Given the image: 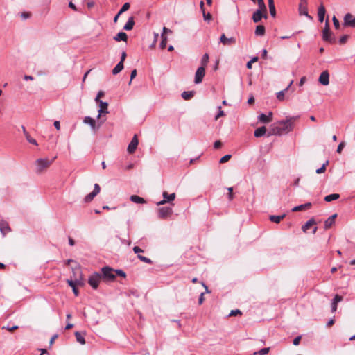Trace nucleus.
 I'll list each match as a JSON object with an SVG mask.
<instances>
[{"label":"nucleus","mask_w":355,"mask_h":355,"mask_svg":"<svg viewBox=\"0 0 355 355\" xmlns=\"http://www.w3.org/2000/svg\"><path fill=\"white\" fill-rule=\"evenodd\" d=\"M297 119L298 116H293L286 119V120L278 121L276 123V128L278 130V132H292L293 130L295 122Z\"/></svg>","instance_id":"nucleus-1"},{"label":"nucleus","mask_w":355,"mask_h":355,"mask_svg":"<svg viewBox=\"0 0 355 355\" xmlns=\"http://www.w3.org/2000/svg\"><path fill=\"white\" fill-rule=\"evenodd\" d=\"M55 159V157L51 160L49 159L48 158L37 159L35 161L36 172L37 173H42L44 170H45L51 165Z\"/></svg>","instance_id":"nucleus-2"},{"label":"nucleus","mask_w":355,"mask_h":355,"mask_svg":"<svg viewBox=\"0 0 355 355\" xmlns=\"http://www.w3.org/2000/svg\"><path fill=\"white\" fill-rule=\"evenodd\" d=\"M101 278L109 282H112L116 278L114 270L109 266H105L101 268Z\"/></svg>","instance_id":"nucleus-3"},{"label":"nucleus","mask_w":355,"mask_h":355,"mask_svg":"<svg viewBox=\"0 0 355 355\" xmlns=\"http://www.w3.org/2000/svg\"><path fill=\"white\" fill-rule=\"evenodd\" d=\"M322 39L326 41L329 42L330 43H335L336 40L332 36V33L329 28V20L327 19L325 22L324 28L322 30Z\"/></svg>","instance_id":"nucleus-4"},{"label":"nucleus","mask_w":355,"mask_h":355,"mask_svg":"<svg viewBox=\"0 0 355 355\" xmlns=\"http://www.w3.org/2000/svg\"><path fill=\"white\" fill-rule=\"evenodd\" d=\"M157 217L159 219H166L170 217L173 213V209L170 207H159L157 210Z\"/></svg>","instance_id":"nucleus-5"},{"label":"nucleus","mask_w":355,"mask_h":355,"mask_svg":"<svg viewBox=\"0 0 355 355\" xmlns=\"http://www.w3.org/2000/svg\"><path fill=\"white\" fill-rule=\"evenodd\" d=\"M101 275L99 272H94L89 276L88 283L93 289H97L101 279Z\"/></svg>","instance_id":"nucleus-6"},{"label":"nucleus","mask_w":355,"mask_h":355,"mask_svg":"<svg viewBox=\"0 0 355 355\" xmlns=\"http://www.w3.org/2000/svg\"><path fill=\"white\" fill-rule=\"evenodd\" d=\"M162 196H163V200L158 202L157 203V205L160 206V205H163L166 203H171L175 199L176 195L175 193H172L169 194V193H168V192L164 191L162 193Z\"/></svg>","instance_id":"nucleus-7"},{"label":"nucleus","mask_w":355,"mask_h":355,"mask_svg":"<svg viewBox=\"0 0 355 355\" xmlns=\"http://www.w3.org/2000/svg\"><path fill=\"white\" fill-rule=\"evenodd\" d=\"M99 104V110H98V120H101V122H103L105 121V119H102L103 117V115L108 113V103L103 101H98L96 102Z\"/></svg>","instance_id":"nucleus-8"},{"label":"nucleus","mask_w":355,"mask_h":355,"mask_svg":"<svg viewBox=\"0 0 355 355\" xmlns=\"http://www.w3.org/2000/svg\"><path fill=\"white\" fill-rule=\"evenodd\" d=\"M307 1L306 0H300L299 4V12L300 15H305L309 19H312V17L308 14V8H307Z\"/></svg>","instance_id":"nucleus-9"},{"label":"nucleus","mask_w":355,"mask_h":355,"mask_svg":"<svg viewBox=\"0 0 355 355\" xmlns=\"http://www.w3.org/2000/svg\"><path fill=\"white\" fill-rule=\"evenodd\" d=\"M138 144L139 139L137 138V135H134L133 138L132 139L131 141L130 142L127 148V151L128 152V153L132 154L133 153H135L138 146Z\"/></svg>","instance_id":"nucleus-10"},{"label":"nucleus","mask_w":355,"mask_h":355,"mask_svg":"<svg viewBox=\"0 0 355 355\" xmlns=\"http://www.w3.org/2000/svg\"><path fill=\"white\" fill-rule=\"evenodd\" d=\"M344 26L355 27V17L351 13H347L344 17Z\"/></svg>","instance_id":"nucleus-11"},{"label":"nucleus","mask_w":355,"mask_h":355,"mask_svg":"<svg viewBox=\"0 0 355 355\" xmlns=\"http://www.w3.org/2000/svg\"><path fill=\"white\" fill-rule=\"evenodd\" d=\"M205 75V69L203 67H198L195 74V83H200L202 81Z\"/></svg>","instance_id":"nucleus-12"},{"label":"nucleus","mask_w":355,"mask_h":355,"mask_svg":"<svg viewBox=\"0 0 355 355\" xmlns=\"http://www.w3.org/2000/svg\"><path fill=\"white\" fill-rule=\"evenodd\" d=\"M329 75L327 71L322 72L319 77V82L323 85H327L329 83Z\"/></svg>","instance_id":"nucleus-13"},{"label":"nucleus","mask_w":355,"mask_h":355,"mask_svg":"<svg viewBox=\"0 0 355 355\" xmlns=\"http://www.w3.org/2000/svg\"><path fill=\"white\" fill-rule=\"evenodd\" d=\"M220 41L224 45H232L236 44V39L234 37L227 38L225 34H222Z\"/></svg>","instance_id":"nucleus-14"},{"label":"nucleus","mask_w":355,"mask_h":355,"mask_svg":"<svg viewBox=\"0 0 355 355\" xmlns=\"http://www.w3.org/2000/svg\"><path fill=\"white\" fill-rule=\"evenodd\" d=\"M0 231L3 236L6 233L11 231V229L10 228L9 225L6 221L0 220Z\"/></svg>","instance_id":"nucleus-15"},{"label":"nucleus","mask_w":355,"mask_h":355,"mask_svg":"<svg viewBox=\"0 0 355 355\" xmlns=\"http://www.w3.org/2000/svg\"><path fill=\"white\" fill-rule=\"evenodd\" d=\"M259 120L261 123H268L272 121V113L269 112L268 115H266L264 114H261L259 116Z\"/></svg>","instance_id":"nucleus-16"},{"label":"nucleus","mask_w":355,"mask_h":355,"mask_svg":"<svg viewBox=\"0 0 355 355\" xmlns=\"http://www.w3.org/2000/svg\"><path fill=\"white\" fill-rule=\"evenodd\" d=\"M78 279H76V280L68 279L67 280L68 285L71 287L73 292L76 296H78L79 294V291L76 287L78 285Z\"/></svg>","instance_id":"nucleus-17"},{"label":"nucleus","mask_w":355,"mask_h":355,"mask_svg":"<svg viewBox=\"0 0 355 355\" xmlns=\"http://www.w3.org/2000/svg\"><path fill=\"white\" fill-rule=\"evenodd\" d=\"M337 217V214H334L330 217H329L325 221H324V229L327 230L330 228L333 224L335 223V219Z\"/></svg>","instance_id":"nucleus-18"},{"label":"nucleus","mask_w":355,"mask_h":355,"mask_svg":"<svg viewBox=\"0 0 355 355\" xmlns=\"http://www.w3.org/2000/svg\"><path fill=\"white\" fill-rule=\"evenodd\" d=\"M312 204L311 202H306L298 206H295L292 209V211H300L311 207Z\"/></svg>","instance_id":"nucleus-19"},{"label":"nucleus","mask_w":355,"mask_h":355,"mask_svg":"<svg viewBox=\"0 0 355 355\" xmlns=\"http://www.w3.org/2000/svg\"><path fill=\"white\" fill-rule=\"evenodd\" d=\"M325 12L326 10L324 6L322 4L320 5L318 10V19L320 22H322L324 21Z\"/></svg>","instance_id":"nucleus-20"},{"label":"nucleus","mask_w":355,"mask_h":355,"mask_svg":"<svg viewBox=\"0 0 355 355\" xmlns=\"http://www.w3.org/2000/svg\"><path fill=\"white\" fill-rule=\"evenodd\" d=\"M130 200L132 202L137 203V204H144V203L146 202L144 198H143L139 196H137V195L131 196L130 197Z\"/></svg>","instance_id":"nucleus-21"},{"label":"nucleus","mask_w":355,"mask_h":355,"mask_svg":"<svg viewBox=\"0 0 355 355\" xmlns=\"http://www.w3.org/2000/svg\"><path fill=\"white\" fill-rule=\"evenodd\" d=\"M114 40L116 42L124 41L128 40L127 34L124 32H120L114 37Z\"/></svg>","instance_id":"nucleus-22"},{"label":"nucleus","mask_w":355,"mask_h":355,"mask_svg":"<svg viewBox=\"0 0 355 355\" xmlns=\"http://www.w3.org/2000/svg\"><path fill=\"white\" fill-rule=\"evenodd\" d=\"M262 12H263L261 10H257L254 12L252 15V19L254 22L258 23L261 20V18L263 17Z\"/></svg>","instance_id":"nucleus-23"},{"label":"nucleus","mask_w":355,"mask_h":355,"mask_svg":"<svg viewBox=\"0 0 355 355\" xmlns=\"http://www.w3.org/2000/svg\"><path fill=\"white\" fill-rule=\"evenodd\" d=\"M286 216V214H283L282 215H279V216H275V215H271L269 217V219L271 222L272 223H279L280 221L284 218Z\"/></svg>","instance_id":"nucleus-24"},{"label":"nucleus","mask_w":355,"mask_h":355,"mask_svg":"<svg viewBox=\"0 0 355 355\" xmlns=\"http://www.w3.org/2000/svg\"><path fill=\"white\" fill-rule=\"evenodd\" d=\"M316 223L315 219L313 218H311L309 219L304 225L302 227V230L303 232H306L308 229H309L311 226L315 225Z\"/></svg>","instance_id":"nucleus-25"},{"label":"nucleus","mask_w":355,"mask_h":355,"mask_svg":"<svg viewBox=\"0 0 355 355\" xmlns=\"http://www.w3.org/2000/svg\"><path fill=\"white\" fill-rule=\"evenodd\" d=\"M134 25H135V21H134V17H130L127 23L125 24V25L124 26L123 28L125 30V31H130L134 27Z\"/></svg>","instance_id":"nucleus-26"},{"label":"nucleus","mask_w":355,"mask_h":355,"mask_svg":"<svg viewBox=\"0 0 355 355\" xmlns=\"http://www.w3.org/2000/svg\"><path fill=\"white\" fill-rule=\"evenodd\" d=\"M84 123H87V124H89L94 131L97 130L96 128V121L92 118L89 117V116L85 117L84 119Z\"/></svg>","instance_id":"nucleus-27"},{"label":"nucleus","mask_w":355,"mask_h":355,"mask_svg":"<svg viewBox=\"0 0 355 355\" xmlns=\"http://www.w3.org/2000/svg\"><path fill=\"white\" fill-rule=\"evenodd\" d=\"M293 84V81H291L289 84V85L286 88L284 89V90H282L280 92H279L277 94V98L279 101H284V95H285V92L288 91V88L291 87V85Z\"/></svg>","instance_id":"nucleus-28"},{"label":"nucleus","mask_w":355,"mask_h":355,"mask_svg":"<svg viewBox=\"0 0 355 355\" xmlns=\"http://www.w3.org/2000/svg\"><path fill=\"white\" fill-rule=\"evenodd\" d=\"M340 198V195L338 193H332L327 195L324 197V200L326 202H331L333 200H338Z\"/></svg>","instance_id":"nucleus-29"},{"label":"nucleus","mask_w":355,"mask_h":355,"mask_svg":"<svg viewBox=\"0 0 355 355\" xmlns=\"http://www.w3.org/2000/svg\"><path fill=\"white\" fill-rule=\"evenodd\" d=\"M123 69V64L122 62H119L116 66L112 69V73L114 75H116L119 72H121Z\"/></svg>","instance_id":"nucleus-30"},{"label":"nucleus","mask_w":355,"mask_h":355,"mask_svg":"<svg viewBox=\"0 0 355 355\" xmlns=\"http://www.w3.org/2000/svg\"><path fill=\"white\" fill-rule=\"evenodd\" d=\"M75 336H76L77 342H78L81 345H84L85 343V338L81 334V333H80L79 331H76Z\"/></svg>","instance_id":"nucleus-31"},{"label":"nucleus","mask_w":355,"mask_h":355,"mask_svg":"<svg viewBox=\"0 0 355 355\" xmlns=\"http://www.w3.org/2000/svg\"><path fill=\"white\" fill-rule=\"evenodd\" d=\"M208 62H209V55L207 53H205V54H204V55L202 56V58L201 59V61H200L201 66L200 67H203L205 69V67L207 65Z\"/></svg>","instance_id":"nucleus-32"},{"label":"nucleus","mask_w":355,"mask_h":355,"mask_svg":"<svg viewBox=\"0 0 355 355\" xmlns=\"http://www.w3.org/2000/svg\"><path fill=\"white\" fill-rule=\"evenodd\" d=\"M255 34L260 36L263 35L265 34V27L263 25L257 26L255 30Z\"/></svg>","instance_id":"nucleus-33"},{"label":"nucleus","mask_w":355,"mask_h":355,"mask_svg":"<svg viewBox=\"0 0 355 355\" xmlns=\"http://www.w3.org/2000/svg\"><path fill=\"white\" fill-rule=\"evenodd\" d=\"M194 96V92L190 91V92H183L182 93V97L184 100H189L191 99Z\"/></svg>","instance_id":"nucleus-34"},{"label":"nucleus","mask_w":355,"mask_h":355,"mask_svg":"<svg viewBox=\"0 0 355 355\" xmlns=\"http://www.w3.org/2000/svg\"><path fill=\"white\" fill-rule=\"evenodd\" d=\"M161 37H162V41L159 44V47L162 49H164L166 48V44H167V37L166 35H164V34H162Z\"/></svg>","instance_id":"nucleus-35"},{"label":"nucleus","mask_w":355,"mask_h":355,"mask_svg":"<svg viewBox=\"0 0 355 355\" xmlns=\"http://www.w3.org/2000/svg\"><path fill=\"white\" fill-rule=\"evenodd\" d=\"M257 4L259 6L258 10H263V12L264 13H266L267 9H266V6L264 3V0H257Z\"/></svg>","instance_id":"nucleus-36"},{"label":"nucleus","mask_w":355,"mask_h":355,"mask_svg":"<svg viewBox=\"0 0 355 355\" xmlns=\"http://www.w3.org/2000/svg\"><path fill=\"white\" fill-rule=\"evenodd\" d=\"M137 258L143 261V262H145L146 263H149V264H152L153 263V261L151 259H150L149 258L146 257H144L143 255H141V254H137Z\"/></svg>","instance_id":"nucleus-37"},{"label":"nucleus","mask_w":355,"mask_h":355,"mask_svg":"<svg viewBox=\"0 0 355 355\" xmlns=\"http://www.w3.org/2000/svg\"><path fill=\"white\" fill-rule=\"evenodd\" d=\"M328 164H329V161L327 160V161H326V162H325V163H324V164H322V166L320 168H318V169L316 170V173H318V174H320V173H324V172L325 171V170H326V166H327Z\"/></svg>","instance_id":"nucleus-38"},{"label":"nucleus","mask_w":355,"mask_h":355,"mask_svg":"<svg viewBox=\"0 0 355 355\" xmlns=\"http://www.w3.org/2000/svg\"><path fill=\"white\" fill-rule=\"evenodd\" d=\"M95 196H96L92 192H91L85 197L84 202L86 203L90 202Z\"/></svg>","instance_id":"nucleus-39"},{"label":"nucleus","mask_w":355,"mask_h":355,"mask_svg":"<svg viewBox=\"0 0 355 355\" xmlns=\"http://www.w3.org/2000/svg\"><path fill=\"white\" fill-rule=\"evenodd\" d=\"M231 157H232L231 155H230V154L225 155L220 159L219 163L224 164V163L228 162L231 159Z\"/></svg>","instance_id":"nucleus-40"},{"label":"nucleus","mask_w":355,"mask_h":355,"mask_svg":"<svg viewBox=\"0 0 355 355\" xmlns=\"http://www.w3.org/2000/svg\"><path fill=\"white\" fill-rule=\"evenodd\" d=\"M27 141L35 146H37L38 144L35 139L33 138L31 135H26Z\"/></svg>","instance_id":"nucleus-41"},{"label":"nucleus","mask_w":355,"mask_h":355,"mask_svg":"<svg viewBox=\"0 0 355 355\" xmlns=\"http://www.w3.org/2000/svg\"><path fill=\"white\" fill-rule=\"evenodd\" d=\"M130 7V5L129 3H125L123 5L122 8L120 9L119 12V15L122 14L123 12L127 11Z\"/></svg>","instance_id":"nucleus-42"},{"label":"nucleus","mask_w":355,"mask_h":355,"mask_svg":"<svg viewBox=\"0 0 355 355\" xmlns=\"http://www.w3.org/2000/svg\"><path fill=\"white\" fill-rule=\"evenodd\" d=\"M269 349H270V348H268V347L262 348L261 349H260L257 352H254V355H256V354L265 355V354L268 353Z\"/></svg>","instance_id":"nucleus-43"},{"label":"nucleus","mask_w":355,"mask_h":355,"mask_svg":"<svg viewBox=\"0 0 355 355\" xmlns=\"http://www.w3.org/2000/svg\"><path fill=\"white\" fill-rule=\"evenodd\" d=\"M18 328H19V327L17 325L10 326V324H8L6 327H3V329H6L10 332L13 331L14 330L17 329Z\"/></svg>","instance_id":"nucleus-44"},{"label":"nucleus","mask_w":355,"mask_h":355,"mask_svg":"<svg viewBox=\"0 0 355 355\" xmlns=\"http://www.w3.org/2000/svg\"><path fill=\"white\" fill-rule=\"evenodd\" d=\"M268 7H269V10H270V13L271 16L275 17L276 10H275V4H273L272 6L269 5Z\"/></svg>","instance_id":"nucleus-45"},{"label":"nucleus","mask_w":355,"mask_h":355,"mask_svg":"<svg viewBox=\"0 0 355 355\" xmlns=\"http://www.w3.org/2000/svg\"><path fill=\"white\" fill-rule=\"evenodd\" d=\"M114 273H116V275H117L120 277H126L125 272L121 269L114 270Z\"/></svg>","instance_id":"nucleus-46"},{"label":"nucleus","mask_w":355,"mask_h":355,"mask_svg":"<svg viewBox=\"0 0 355 355\" xmlns=\"http://www.w3.org/2000/svg\"><path fill=\"white\" fill-rule=\"evenodd\" d=\"M343 298L341 295L336 294L334 296V299L332 300V302L338 304V302H341L343 300Z\"/></svg>","instance_id":"nucleus-47"},{"label":"nucleus","mask_w":355,"mask_h":355,"mask_svg":"<svg viewBox=\"0 0 355 355\" xmlns=\"http://www.w3.org/2000/svg\"><path fill=\"white\" fill-rule=\"evenodd\" d=\"M101 191V187L99 186V184H94V190L93 191H92L95 196H96L97 194L99 193Z\"/></svg>","instance_id":"nucleus-48"},{"label":"nucleus","mask_w":355,"mask_h":355,"mask_svg":"<svg viewBox=\"0 0 355 355\" xmlns=\"http://www.w3.org/2000/svg\"><path fill=\"white\" fill-rule=\"evenodd\" d=\"M267 131V129L265 126H261L258 128L254 133H266Z\"/></svg>","instance_id":"nucleus-49"},{"label":"nucleus","mask_w":355,"mask_h":355,"mask_svg":"<svg viewBox=\"0 0 355 355\" xmlns=\"http://www.w3.org/2000/svg\"><path fill=\"white\" fill-rule=\"evenodd\" d=\"M332 20H333V23L335 26V28L339 29L340 28V23H339V21L338 20V19L335 16H334Z\"/></svg>","instance_id":"nucleus-50"},{"label":"nucleus","mask_w":355,"mask_h":355,"mask_svg":"<svg viewBox=\"0 0 355 355\" xmlns=\"http://www.w3.org/2000/svg\"><path fill=\"white\" fill-rule=\"evenodd\" d=\"M348 38H349V35H343V36L340 37V41H339L340 44H345V43L347 42V41Z\"/></svg>","instance_id":"nucleus-51"},{"label":"nucleus","mask_w":355,"mask_h":355,"mask_svg":"<svg viewBox=\"0 0 355 355\" xmlns=\"http://www.w3.org/2000/svg\"><path fill=\"white\" fill-rule=\"evenodd\" d=\"M237 315H241V311L239 309L232 310L229 314L230 316H235Z\"/></svg>","instance_id":"nucleus-52"},{"label":"nucleus","mask_w":355,"mask_h":355,"mask_svg":"<svg viewBox=\"0 0 355 355\" xmlns=\"http://www.w3.org/2000/svg\"><path fill=\"white\" fill-rule=\"evenodd\" d=\"M105 96V93H104V92H103V91H99V92H98V94H97V96H96V98H95V101H96V102L101 101L100 100V98H101V97H103V96Z\"/></svg>","instance_id":"nucleus-53"},{"label":"nucleus","mask_w":355,"mask_h":355,"mask_svg":"<svg viewBox=\"0 0 355 355\" xmlns=\"http://www.w3.org/2000/svg\"><path fill=\"white\" fill-rule=\"evenodd\" d=\"M345 142H344V141H342V142H340V143L339 144V145H338V148H337V150H336V151H337V153H340L342 152V150H343V148L345 147Z\"/></svg>","instance_id":"nucleus-54"},{"label":"nucleus","mask_w":355,"mask_h":355,"mask_svg":"<svg viewBox=\"0 0 355 355\" xmlns=\"http://www.w3.org/2000/svg\"><path fill=\"white\" fill-rule=\"evenodd\" d=\"M301 338H302V336H298L297 337H295L294 339H293V344L295 346L298 345L300 344V342L301 340Z\"/></svg>","instance_id":"nucleus-55"},{"label":"nucleus","mask_w":355,"mask_h":355,"mask_svg":"<svg viewBox=\"0 0 355 355\" xmlns=\"http://www.w3.org/2000/svg\"><path fill=\"white\" fill-rule=\"evenodd\" d=\"M132 250L133 252L137 254H139L140 252H144V250L140 248L139 246H134Z\"/></svg>","instance_id":"nucleus-56"},{"label":"nucleus","mask_w":355,"mask_h":355,"mask_svg":"<svg viewBox=\"0 0 355 355\" xmlns=\"http://www.w3.org/2000/svg\"><path fill=\"white\" fill-rule=\"evenodd\" d=\"M202 13H203V17H204L205 20H210V19H211L212 16H211V15L209 12L206 14L205 10H203Z\"/></svg>","instance_id":"nucleus-57"},{"label":"nucleus","mask_w":355,"mask_h":355,"mask_svg":"<svg viewBox=\"0 0 355 355\" xmlns=\"http://www.w3.org/2000/svg\"><path fill=\"white\" fill-rule=\"evenodd\" d=\"M227 190L229 191L228 193V198L230 200H232L233 199V188L232 187H228Z\"/></svg>","instance_id":"nucleus-58"},{"label":"nucleus","mask_w":355,"mask_h":355,"mask_svg":"<svg viewBox=\"0 0 355 355\" xmlns=\"http://www.w3.org/2000/svg\"><path fill=\"white\" fill-rule=\"evenodd\" d=\"M221 146H222V142L220 141H219V140L216 141L214 143V147L216 149L220 148Z\"/></svg>","instance_id":"nucleus-59"},{"label":"nucleus","mask_w":355,"mask_h":355,"mask_svg":"<svg viewBox=\"0 0 355 355\" xmlns=\"http://www.w3.org/2000/svg\"><path fill=\"white\" fill-rule=\"evenodd\" d=\"M137 76V70L136 69H133L132 71H131V74H130V83L129 84L131 83L132 79H134L135 78V76Z\"/></svg>","instance_id":"nucleus-60"},{"label":"nucleus","mask_w":355,"mask_h":355,"mask_svg":"<svg viewBox=\"0 0 355 355\" xmlns=\"http://www.w3.org/2000/svg\"><path fill=\"white\" fill-rule=\"evenodd\" d=\"M337 305H338V304L331 302V312H335L337 310Z\"/></svg>","instance_id":"nucleus-61"},{"label":"nucleus","mask_w":355,"mask_h":355,"mask_svg":"<svg viewBox=\"0 0 355 355\" xmlns=\"http://www.w3.org/2000/svg\"><path fill=\"white\" fill-rule=\"evenodd\" d=\"M224 116V112L223 110H221V107H219V112L218 114L216 115V119H218L220 117Z\"/></svg>","instance_id":"nucleus-62"},{"label":"nucleus","mask_w":355,"mask_h":355,"mask_svg":"<svg viewBox=\"0 0 355 355\" xmlns=\"http://www.w3.org/2000/svg\"><path fill=\"white\" fill-rule=\"evenodd\" d=\"M126 56H127L126 53L125 51L122 52L120 62H122L123 64L126 58Z\"/></svg>","instance_id":"nucleus-63"},{"label":"nucleus","mask_w":355,"mask_h":355,"mask_svg":"<svg viewBox=\"0 0 355 355\" xmlns=\"http://www.w3.org/2000/svg\"><path fill=\"white\" fill-rule=\"evenodd\" d=\"M204 293H202L199 297V299H198V303L200 304H202V302H204Z\"/></svg>","instance_id":"nucleus-64"}]
</instances>
